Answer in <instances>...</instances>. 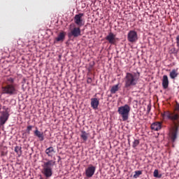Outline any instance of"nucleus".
<instances>
[{
    "mask_svg": "<svg viewBox=\"0 0 179 179\" xmlns=\"http://www.w3.org/2000/svg\"><path fill=\"white\" fill-rule=\"evenodd\" d=\"M162 117L172 121L169 138H171L172 142H176L177 133L178 132L179 114L176 113V112L165 111L162 114Z\"/></svg>",
    "mask_w": 179,
    "mask_h": 179,
    "instance_id": "f257e3e1",
    "label": "nucleus"
},
{
    "mask_svg": "<svg viewBox=\"0 0 179 179\" xmlns=\"http://www.w3.org/2000/svg\"><path fill=\"white\" fill-rule=\"evenodd\" d=\"M15 78L8 76L6 78V85L1 87L2 94H8V96H16L19 93L17 84L15 83Z\"/></svg>",
    "mask_w": 179,
    "mask_h": 179,
    "instance_id": "f03ea898",
    "label": "nucleus"
},
{
    "mask_svg": "<svg viewBox=\"0 0 179 179\" xmlns=\"http://www.w3.org/2000/svg\"><path fill=\"white\" fill-rule=\"evenodd\" d=\"M141 74L139 72L127 73L124 77V87L129 89L138 85Z\"/></svg>",
    "mask_w": 179,
    "mask_h": 179,
    "instance_id": "7ed1b4c3",
    "label": "nucleus"
},
{
    "mask_svg": "<svg viewBox=\"0 0 179 179\" xmlns=\"http://www.w3.org/2000/svg\"><path fill=\"white\" fill-rule=\"evenodd\" d=\"M54 166H55V161L54 160H48L43 163L42 173L46 178H50L52 176V167Z\"/></svg>",
    "mask_w": 179,
    "mask_h": 179,
    "instance_id": "20e7f679",
    "label": "nucleus"
},
{
    "mask_svg": "<svg viewBox=\"0 0 179 179\" xmlns=\"http://www.w3.org/2000/svg\"><path fill=\"white\" fill-rule=\"evenodd\" d=\"M131 111V106L128 104L120 106L117 109V113L122 117V121H127L129 118V113Z\"/></svg>",
    "mask_w": 179,
    "mask_h": 179,
    "instance_id": "39448f33",
    "label": "nucleus"
},
{
    "mask_svg": "<svg viewBox=\"0 0 179 179\" xmlns=\"http://www.w3.org/2000/svg\"><path fill=\"white\" fill-rule=\"evenodd\" d=\"M84 13H78L74 16V23L77 24L78 27L85 26V20H83Z\"/></svg>",
    "mask_w": 179,
    "mask_h": 179,
    "instance_id": "423d86ee",
    "label": "nucleus"
},
{
    "mask_svg": "<svg viewBox=\"0 0 179 179\" xmlns=\"http://www.w3.org/2000/svg\"><path fill=\"white\" fill-rule=\"evenodd\" d=\"M127 40L129 43H136L138 41V33L134 30L129 31L127 34Z\"/></svg>",
    "mask_w": 179,
    "mask_h": 179,
    "instance_id": "0eeeda50",
    "label": "nucleus"
},
{
    "mask_svg": "<svg viewBox=\"0 0 179 179\" xmlns=\"http://www.w3.org/2000/svg\"><path fill=\"white\" fill-rule=\"evenodd\" d=\"M95 172H96V166H93V165H90L85 169L86 177H87L88 178L93 177V176H94Z\"/></svg>",
    "mask_w": 179,
    "mask_h": 179,
    "instance_id": "6e6552de",
    "label": "nucleus"
},
{
    "mask_svg": "<svg viewBox=\"0 0 179 179\" xmlns=\"http://www.w3.org/2000/svg\"><path fill=\"white\" fill-rule=\"evenodd\" d=\"M9 118V113L0 112V125H5Z\"/></svg>",
    "mask_w": 179,
    "mask_h": 179,
    "instance_id": "1a4fd4ad",
    "label": "nucleus"
},
{
    "mask_svg": "<svg viewBox=\"0 0 179 179\" xmlns=\"http://www.w3.org/2000/svg\"><path fill=\"white\" fill-rule=\"evenodd\" d=\"M80 27H74L71 30L69 36L73 37H79L81 35Z\"/></svg>",
    "mask_w": 179,
    "mask_h": 179,
    "instance_id": "9d476101",
    "label": "nucleus"
},
{
    "mask_svg": "<svg viewBox=\"0 0 179 179\" xmlns=\"http://www.w3.org/2000/svg\"><path fill=\"white\" fill-rule=\"evenodd\" d=\"M106 40L108 41L109 44H115V34L110 32L106 37Z\"/></svg>",
    "mask_w": 179,
    "mask_h": 179,
    "instance_id": "9b49d317",
    "label": "nucleus"
},
{
    "mask_svg": "<svg viewBox=\"0 0 179 179\" xmlns=\"http://www.w3.org/2000/svg\"><path fill=\"white\" fill-rule=\"evenodd\" d=\"M99 104H100V101L97 98L91 99V107L93 110H97L99 108Z\"/></svg>",
    "mask_w": 179,
    "mask_h": 179,
    "instance_id": "f8f14e48",
    "label": "nucleus"
},
{
    "mask_svg": "<svg viewBox=\"0 0 179 179\" xmlns=\"http://www.w3.org/2000/svg\"><path fill=\"white\" fill-rule=\"evenodd\" d=\"M152 131H160L162 129V122H155L151 124Z\"/></svg>",
    "mask_w": 179,
    "mask_h": 179,
    "instance_id": "ddd939ff",
    "label": "nucleus"
},
{
    "mask_svg": "<svg viewBox=\"0 0 179 179\" xmlns=\"http://www.w3.org/2000/svg\"><path fill=\"white\" fill-rule=\"evenodd\" d=\"M34 136L38 138L39 141H44V133L38 131V129L37 127L36 128V130L34 131Z\"/></svg>",
    "mask_w": 179,
    "mask_h": 179,
    "instance_id": "4468645a",
    "label": "nucleus"
},
{
    "mask_svg": "<svg viewBox=\"0 0 179 179\" xmlns=\"http://www.w3.org/2000/svg\"><path fill=\"white\" fill-rule=\"evenodd\" d=\"M162 87L164 89H167V87H169V77L166 75L163 76Z\"/></svg>",
    "mask_w": 179,
    "mask_h": 179,
    "instance_id": "2eb2a0df",
    "label": "nucleus"
},
{
    "mask_svg": "<svg viewBox=\"0 0 179 179\" xmlns=\"http://www.w3.org/2000/svg\"><path fill=\"white\" fill-rule=\"evenodd\" d=\"M45 152L49 157H52V155L55 153V150H54L53 147H49L45 150Z\"/></svg>",
    "mask_w": 179,
    "mask_h": 179,
    "instance_id": "dca6fc26",
    "label": "nucleus"
},
{
    "mask_svg": "<svg viewBox=\"0 0 179 179\" xmlns=\"http://www.w3.org/2000/svg\"><path fill=\"white\" fill-rule=\"evenodd\" d=\"M89 135H90L89 133L83 130V131H81V134H80V136L84 142H86L87 141V139H89Z\"/></svg>",
    "mask_w": 179,
    "mask_h": 179,
    "instance_id": "f3484780",
    "label": "nucleus"
},
{
    "mask_svg": "<svg viewBox=\"0 0 179 179\" xmlns=\"http://www.w3.org/2000/svg\"><path fill=\"white\" fill-rule=\"evenodd\" d=\"M65 36L66 33L65 32H60L57 37L55 38L57 41H64L65 40Z\"/></svg>",
    "mask_w": 179,
    "mask_h": 179,
    "instance_id": "a211bd4d",
    "label": "nucleus"
},
{
    "mask_svg": "<svg viewBox=\"0 0 179 179\" xmlns=\"http://www.w3.org/2000/svg\"><path fill=\"white\" fill-rule=\"evenodd\" d=\"M177 71H178V69H173L170 72L169 76H170L171 79H176V78H177V76H178V73H177Z\"/></svg>",
    "mask_w": 179,
    "mask_h": 179,
    "instance_id": "6ab92c4d",
    "label": "nucleus"
},
{
    "mask_svg": "<svg viewBox=\"0 0 179 179\" xmlns=\"http://www.w3.org/2000/svg\"><path fill=\"white\" fill-rule=\"evenodd\" d=\"M120 84H117L115 85H113L112 88L110 89V93L112 94H115L118 90H120Z\"/></svg>",
    "mask_w": 179,
    "mask_h": 179,
    "instance_id": "aec40b11",
    "label": "nucleus"
},
{
    "mask_svg": "<svg viewBox=\"0 0 179 179\" xmlns=\"http://www.w3.org/2000/svg\"><path fill=\"white\" fill-rule=\"evenodd\" d=\"M15 152L18 155L19 157L22 156V147L16 146L15 148Z\"/></svg>",
    "mask_w": 179,
    "mask_h": 179,
    "instance_id": "412c9836",
    "label": "nucleus"
},
{
    "mask_svg": "<svg viewBox=\"0 0 179 179\" xmlns=\"http://www.w3.org/2000/svg\"><path fill=\"white\" fill-rule=\"evenodd\" d=\"M154 177L156 178H162V175H159V170L155 169L154 171Z\"/></svg>",
    "mask_w": 179,
    "mask_h": 179,
    "instance_id": "4be33fe9",
    "label": "nucleus"
},
{
    "mask_svg": "<svg viewBox=\"0 0 179 179\" xmlns=\"http://www.w3.org/2000/svg\"><path fill=\"white\" fill-rule=\"evenodd\" d=\"M134 178H138V177H139V176H141L142 174V171H136L134 172Z\"/></svg>",
    "mask_w": 179,
    "mask_h": 179,
    "instance_id": "5701e85b",
    "label": "nucleus"
},
{
    "mask_svg": "<svg viewBox=\"0 0 179 179\" xmlns=\"http://www.w3.org/2000/svg\"><path fill=\"white\" fill-rule=\"evenodd\" d=\"M139 143H140L139 140L138 139L134 140V141L133 142L132 148L135 149V148H136L139 145Z\"/></svg>",
    "mask_w": 179,
    "mask_h": 179,
    "instance_id": "b1692460",
    "label": "nucleus"
},
{
    "mask_svg": "<svg viewBox=\"0 0 179 179\" xmlns=\"http://www.w3.org/2000/svg\"><path fill=\"white\" fill-rule=\"evenodd\" d=\"M2 108L3 111H0V113H6L7 114H9V113L10 112V110L9 109V108H6V106H3Z\"/></svg>",
    "mask_w": 179,
    "mask_h": 179,
    "instance_id": "393cba45",
    "label": "nucleus"
},
{
    "mask_svg": "<svg viewBox=\"0 0 179 179\" xmlns=\"http://www.w3.org/2000/svg\"><path fill=\"white\" fill-rule=\"evenodd\" d=\"M31 129H33V126L31 125L27 126V134H30V131H31Z\"/></svg>",
    "mask_w": 179,
    "mask_h": 179,
    "instance_id": "a878e982",
    "label": "nucleus"
},
{
    "mask_svg": "<svg viewBox=\"0 0 179 179\" xmlns=\"http://www.w3.org/2000/svg\"><path fill=\"white\" fill-rule=\"evenodd\" d=\"M150 110H152V106L150 104L147 106V113L149 114L150 113Z\"/></svg>",
    "mask_w": 179,
    "mask_h": 179,
    "instance_id": "bb28decb",
    "label": "nucleus"
},
{
    "mask_svg": "<svg viewBox=\"0 0 179 179\" xmlns=\"http://www.w3.org/2000/svg\"><path fill=\"white\" fill-rule=\"evenodd\" d=\"M175 111L179 112V103H176V107H175Z\"/></svg>",
    "mask_w": 179,
    "mask_h": 179,
    "instance_id": "cd10ccee",
    "label": "nucleus"
},
{
    "mask_svg": "<svg viewBox=\"0 0 179 179\" xmlns=\"http://www.w3.org/2000/svg\"><path fill=\"white\" fill-rule=\"evenodd\" d=\"M92 78H87V83H92Z\"/></svg>",
    "mask_w": 179,
    "mask_h": 179,
    "instance_id": "c85d7f7f",
    "label": "nucleus"
},
{
    "mask_svg": "<svg viewBox=\"0 0 179 179\" xmlns=\"http://www.w3.org/2000/svg\"><path fill=\"white\" fill-rule=\"evenodd\" d=\"M93 68V65H91V69Z\"/></svg>",
    "mask_w": 179,
    "mask_h": 179,
    "instance_id": "c756f323",
    "label": "nucleus"
},
{
    "mask_svg": "<svg viewBox=\"0 0 179 179\" xmlns=\"http://www.w3.org/2000/svg\"><path fill=\"white\" fill-rule=\"evenodd\" d=\"M91 70V69H89V71H90Z\"/></svg>",
    "mask_w": 179,
    "mask_h": 179,
    "instance_id": "7c9ffc66",
    "label": "nucleus"
},
{
    "mask_svg": "<svg viewBox=\"0 0 179 179\" xmlns=\"http://www.w3.org/2000/svg\"><path fill=\"white\" fill-rule=\"evenodd\" d=\"M0 135H1V132H0Z\"/></svg>",
    "mask_w": 179,
    "mask_h": 179,
    "instance_id": "2f4dec72",
    "label": "nucleus"
}]
</instances>
